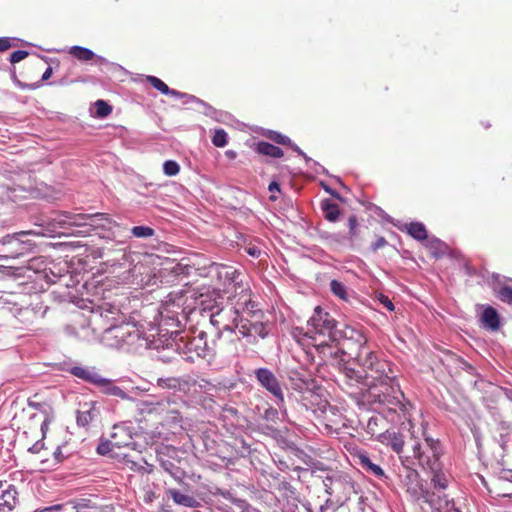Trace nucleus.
<instances>
[{
	"label": "nucleus",
	"mask_w": 512,
	"mask_h": 512,
	"mask_svg": "<svg viewBox=\"0 0 512 512\" xmlns=\"http://www.w3.org/2000/svg\"><path fill=\"white\" fill-rule=\"evenodd\" d=\"M157 460L164 471L169 473L175 480L181 481L185 476L181 468L184 459L180 457V450L174 446L167 445L157 450Z\"/></svg>",
	"instance_id": "f8f14e48"
},
{
	"label": "nucleus",
	"mask_w": 512,
	"mask_h": 512,
	"mask_svg": "<svg viewBox=\"0 0 512 512\" xmlns=\"http://www.w3.org/2000/svg\"><path fill=\"white\" fill-rule=\"evenodd\" d=\"M165 495L171 499L176 505L186 508H198L200 502L193 495L182 492L175 488H168L165 490Z\"/></svg>",
	"instance_id": "4be33fe9"
},
{
	"label": "nucleus",
	"mask_w": 512,
	"mask_h": 512,
	"mask_svg": "<svg viewBox=\"0 0 512 512\" xmlns=\"http://www.w3.org/2000/svg\"><path fill=\"white\" fill-rule=\"evenodd\" d=\"M68 372L76 378L95 385L102 393L109 396L112 395L116 386L113 380L102 377L95 367L72 366Z\"/></svg>",
	"instance_id": "4468645a"
},
{
	"label": "nucleus",
	"mask_w": 512,
	"mask_h": 512,
	"mask_svg": "<svg viewBox=\"0 0 512 512\" xmlns=\"http://www.w3.org/2000/svg\"><path fill=\"white\" fill-rule=\"evenodd\" d=\"M217 494L221 495L224 499L230 501L241 510H244L248 506L245 500L236 498L229 490L218 489Z\"/></svg>",
	"instance_id": "79ce46f5"
},
{
	"label": "nucleus",
	"mask_w": 512,
	"mask_h": 512,
	"mask_svg": "<svg viewBox=\"0 0 512 512\" xmlns=\"http://www.w3.org/2000/svg\"><path fill=\"white\" fill-rule=\"evenodd\" d=\"M210 324L216 328L217 336H220L222 331L234 332L239 321V308L237 307H222L217 308L216 311L209 313Z\"/></svg>",
	"instance_id": "2eb2a0df"
},
{
	"label": "nucleus",
	"mask_w": 512,
	"mask_h": 512,
	"mask_svg": "<svg viewBox=\"0 0 512 512\" xmlns=\"http://www.w3.org/2000/svg\"><path fill=\"white\" fill-rule=\"evenodd\" d=\"M496 296L502 302L512 305V286L502 285L494 288Z\"/></svg>",
	"instance_id": "37998d69"
},
{
	"label": "nucleus",
	"mask_w": 512,
	"mask_h": 512,
	"mask_svg": "<svg viewBox=\"0 0 512 512\" xmlns=\"http://www.w3.org/2000/svg\"><path fill=\"white\" fill-rule=\"evenodd\" d=\"M17 495L14 485L0 481V512H11L18 502Z\"/></svg>",
	"instance_id": "aec40b11"
},
{
	"label": "nucleus",
	"mask_w": 512,
	"mask_h": 512,
	"mask_svg": "<svg viewBox=\"0 0 512 512\" xmlns=\"http://www.w3.org/2000/svg\"><path fill=\"white\" fill-rule=\"evenodd\" d=\"M358 220L355 215H351L348 218L349 238L353 239L357 236Z\"/></svg>",
	"instance_id": "864d4df0"
},
{
	"label": "nucleus",
	"mask_w": 512,
	"mask_h": 512,
	"mask_svg": "<svg viewBox=\"0 0 512 512\" xmlns=\"http://www.w3.org/2000/svg\"><path fill=\"white\" fill-rule=\"evenodd\" d=\"M217 275L220 279H224L225 285H239L240 272L232 266H217Z\"/></svg>",
	"instance_id": "c85d7f7f"
},
{
	"label": "nucleus",
	"mask_w": 512,
	"mask_h": 512,
	"mask_svg": "<svg viewBox=\"0 0 512 512\" xmlns=\"http://www.w3.org/2000/svg\"><path fill=\"white\" fill-rule=\"evenodd\" d=\"M268 137L274 141L275 143L277 144H280V145H289L291 144V139L286 136V135H283L279 132H276V131H270Z\"/></svg>",
	"instance_id": "3c124183"
},
{
	"label": "nucleus",
	"mask_w": 512,
	"mask_h": 512,
	"mask_svg": "<svg viewBox=\"0 0 512 512\" xmlns=\"http://www.w3.org/2000/svg\"><path fill=\"white\" fill-rule=\"evenodd\" d=\"M481 322L483 327L488 330H498L500 326V317L497 310L492 306H487L482 312Z\"/></svg>",
	"instance_id": "cd10ccee"
},
{
	"label": "nucleus",
	"mask_w": 512,
	"mask_h": 512,
	"mask_svg": "<svg viewBox=\"0 0 512 512\" xmlns=\"http://www.w3.org/2000/svg\"><path fill=\"white\" fill-rule=\"evenodd\" d=\"M320 185H321L322 189H323L326 193H328V194H330L332 197H334V198H336V199H338V200H340V201L344 202V198H343V197H342V196H341L337 191H335L334 189H332L328 184H326L325 182H321V183H320Z\"/></svg>",
	"instance_id": "13d9d810"
},
{
	"label": "nucleus",
	"mask_w": 512,
	"mask_h": 512,
	"mask_svg": "<svg viewBox=\"0 0 512 512\" xmlns=\"http://www.w3.org/2000/svg\"><path fill=\"white\" fill-rule=\"evenodd\" d=\"M381 420L377 416H372L369 418L367 422V428L370 433L374 434L376 432V427L378 425V421Z\"/></svg>",
	"instance_id": "e2e57ef3"
},
{
	"label": "nucleus",
	"mask_w": 512,
	"mask_h": 512,
	"mask_svg": "<svg viewBox=\"0 0 512 512\" xmlns=\"http://www.w3.org/2000/svg\"><path fill=\"white\" fill-rule=\"evenodd\" d=\"M246 252L254 258H258L261 254V250L257 246H250L246 248Z\"/></svg>",
	"instance_id": "774afa93"
},
{
	"label": "nucleus",
	"mask_w": 512,
	"mask_h": 512,
	"mask_svg": "<svg viewBox=\"0 0 512 512\" xmlns=\"http://www.w3.org/2000/svg\"><path fill=\"white\" fill-rule=\"evenodd\" d=\"M187 297L183 291L171 292L159 309L161 331L166 332L164 349L176 351L182 358L194 362L195 358H205L212 348L207 342V333L199 330L186 332L189 315L193 309L186 305Z\"/></svg>",
	"instance_id": "f257e3e1"
},
{
	"label": "nucleus",
	"mask_w": 512,
	"mask_h": 512,
	"mask_svg": "<svg viewBox=\"0 0 512 512\" xmlns=\"http://www.w3.org/2000/svg\"><path fill=\"white\" fill-rule=\"evenodd\" d=\"M313 345L321 360L333 366L338 367L347 355L344 344L331 342L327 338L314 341Z\"/></svg>",
	"instance_id": "dca6fc26"
},
{
	"label": "nucleus",
	"mask_w": 512,
	"mask_h": 512,
	"mask_svg": "<svg viewBox=\"0 0 512 512\" xmlns=\"http://www.w3.org/2000/svg\"><path fill=\"white\" fill-rule=\"evenodd\" d=\"M378 299L388 311H394L395 306L388 296L380 294Z\"/></svg>",
	"instance_id": "052dcab7"
},
{
	"label": "nucleus",
	"mask_w": 512,
	"mask_h": 512,
	"mask_svg": "<svg viewBox=\"0 0 512 512\" xmlns=\"http://www.w3.org/2000/svg\"><path fill=\"white\" fill-rule=\"evenodd\" d=\"M254 377L258 384L275 398V403L281 409L282 416L286 417L287 411L282 409L284 394L276 375L268 368H257L254 370Z\"/></svg>",
	"instance_id": "ddd939ff"
},
{
	"label": "nucleus",
	"mask_w": 512,
	"mask_h": 512,
	"mask_svg": "<svg viewBox=\"0 0 512 512\" xmlns=\"http://www.w3.org/2000/svg\"><path fill=\"white\" fill-rule=\"evenodd\" d=\"M427 243H426V246L429 247L433 254L436 256V257H440L442 255L445 254L446 250H447V245L441 241L440 239L436 238V237H428V239H426Z\"/></svg>",
	"instance_id": "e433bc0d"
},
{
	"label": "nucleus",
	"mask_w": 512,
	"mask_h": 512,
	"mask_svg": "<svg viewBox=\"0 0 512 512\" xmlns=\"http://www.w3.org/2000/svg\"><path fill=\"white\" fill-rule=\"evenodd\" d=\"M70 54L80 61H90L93 58H96L101 63L106 62V59L104 57L96 56V54L92 50L82 46H72L70 48Z\"/></svg>",
	"instance_id": "7c9ffc66"
},
{
	"label": "nucleus",
	"mask_w": 512,
	"mask_h": 512,
	"mask_svg": "<svg viewBox=\"0 0 512 512\" xmlns=\"http://www.w3.org/2000/svg\"><path fill=\"white\" fill-rule=\"evenodd\" d=\"M44 269L39 272H31L30 280H40L43 279L47 283L55 284L60 281L62 278L69 277L68 269L66 265L62 266L61 264H55L49 262L46 257H44Z\"/></svg>",
	"instance_id": "f3484780"
},
{
	"label": "nucleus",
	"mask_w": 512,
	"mask_h": 512,
	"mask_svg": "<svg viewBox=\"0 0 512 512\" xmlns=\"http://www.w3.org/2000/svg\"><path fill=\"white\" fill-rule=\"evenodd\" d=\"M325 426L333 431H337L344 425L343 416L336 406L325 404L321 410Z\"/></svg>",
	"instance_id": "5701e85b"
},
{
	"label": "nucleus",
	"mask_w": 512,
	"mask_h": 512,
	"mask_svg": "<svg viewBox=\"0 0 512 512\" xmlns=\"http://www.w3.org/2000/svg\"><path fill=\"white\" fill-rule=\"evenodd\" d=\"M44 447V443L42 440L36 441L29 449L28 451L31 453H39Z\"/></svg>",
	"instance_id": "338daca9"
},
{
	"label": "nucleus",
	"mask_w": 512,
	"mask_h": 512,
	"mask_svg": "<svg viewBox=\"0 0 512 512\" xmlns=\"http://www.w3.org/2000/svg\"><path fill=\"white\" fill-rule=\"evenodd\" d=\"M130 232L133 237L140 239H148L155 235V230L149 226H134Z\"/></svg>",
	"instance_id": "ea45409f"
},
{
	"label": "nucleus",
	"mask_w": 512,
	"mask_h": 512,
	"mask_svg": "<svg viewBox=\"0 0 512 512\" xmlns=\"http://www.w3.org/2000/svg\"><path fill=\"white\" fill-rule=\"evenodd\" d=\"M269 331L267 329V324L255 319L252 326V336L258 335L260 338L264 339L268 336Z\"/></svg>",
	"instance_id": "de8ad7c7"
},
{
	"label": "nucleus",
	"mask_w": 512,
	"mask_h": 512,
	"mask_svg": "<svg viewBox=\"0 0 512 512\" xmlns=\"http://www.w3.org/2000/svg\"><path fill=\"white\" fill-rule=\"evenodd\" d=\"M111 396H115L123 400L130 399L128 393L117 385L115 386Z\"/></svg>",
	"instance_id": "0e129e2a"
},
{
	"label": "nucleus",
	"mask_w": 512,
	"mask_h": 512,
	"mask_svg": "<svg viewBox=\"0 0 512 512\" xmlns=\"http://www.w3.org/2000/svg\"><path fill=\"white\" fill-rule=\"evenodd\" d=\"M388 244L387 240L384 237H378L374 243L371 245L372 251L376 252L377 250L385 247Z\"/></svg>",
	"instance_id": "680f3d73"
},
{
	"label": "nucleus",
	"mask_w": 512,
	"mask_h": 512,
	"mask_svg": "<svg viewBox=\"0 0 512 512\" xmlns=\"http://www.w3.org/2000/svg\"><path fill=\"white\" fill-rule=\"evenodd\" d=\"M157 386L162 389L186 392L189 388V383L188 381L180 377H166L158 378Z\"/></svg>",
	"instance_id": "bb28decb"
},
{
	"label": "nucleus",
	"mask_w": 512,
	"mask_h": 512,
	"mask_svg": "<svg viewBox=\"0 0 512 512\" xmlns=\"http://www.w3.org/2000/svg\"><path fill=\"white\" fill-rule=\"evenodd\" d=\"M159 337L154 334H146L133 323L114 324L104 331V339L112 347L126 352H138L141 349L164 348L166 332L161 331L159 325Z\"/></svg>",
	"instance_id": "20e7f679"
},
{
	"label": "nucleus",
	"mask_w": 512,
	"mask_h": 512,
	"mask_svg": "<svg viewBox=\"0 0 512 512\" xmlns=\"http://www.w3.org/2000/svg\"><path fill=\"white\" fill-rule=\"evenodd\" d=\"M134 434V428L130 424L123 422L112 427L110 438L117 448L130 447L135 445L133 441Z\"/></svg>",
	"instance_id": "6ab92c4d"
},
{
	"label": "nucleus",
	"mask_w": 512,
	"mask_h": 512,
	"mask_svg": "<svg viewBox=\"0 0 512 512\" xmlns=\"http://www.w3.org/2000/svg\"><path fill=\"white\" fill-rule=\"evenodd\" d=\"M101 316H104L107 319L116 320V315L120 313V309L115 304L104 302L101 306Z\"/></svg>",
	"instance_id": "c03bdc74"
},
{
	"label": "nucleus",
	"mask_w": 512,
	"mask_h": 512,
	"mask_svg": "<svg viewBox=\"0 0 512 512\" xmlns=\"http://www.w3.org/2000/svg\"><path fill=\"white\" fill-rule=\"evenodd\" d=\"M50 217L42 219L39 224L41 231H20L7 234L0 238V268L7 275L15 278H31V272L44 269V256L38 255L39 245L31 236H55L47 233V223Z\"/></svg>",
	"instance_id": "7ed1b4c3"
},
{
	"label": "nucleus",
	"mask_w": 512,
	"mask_h": 512,
	"mask_svg": "<svg viewBox=\"0 0 512 512\" xmlns=\"http://www.w3.org/2000/svg\"><path fill=\"white\" fill-rule=\"evenodd\" d=\"M262 418L267 422L275 424L279 419V412L276 408L268 407L265 409Z\"/></svg>",
	"instance_id": "603ef678"
},
{
	"label": "nucleus",
	"mask_w": 512,
	"mask_h": 512,
	"mask_svg": "<svg viewBox=\"0 0 512 512\" xmlns=\"http://www.w3.org/2000/svg\"><path fill=\"white\" fill-rule=\"evenodd\" d=\"M11 46L10 38L0 37V52L8 50Z\"/></svg>",
	"instance_id": "69168bd1"
},
{
	"label": "nucleus",
	"mask_w": 512,
	"mask_h": 512,
	"mask_svg": "<svg viewBox=\"0 0 512 512\" xmlns=\"http://www.w3.org/2000/svg\"><path fill=\"white\" fill-rule=\"evenodd\" d=\"M100 411L96 402L84 403L82 408L77 411L76 422L79 427H87L90 423L97 420Z\"/></svg>",
	"instance_id": "b1692460"
},
{
	"label": "nucleus",
	"mask_w": 512,
	"mask_h": 512,
	"mask_svg": "<svg viewBox=\"0 0 512 512\" xmlns=\"http://www.w3.org/2000/svg\"><path fill=\"white\" fill-rule=\"evenodd\" d=\"M359 465L369 474L382 478L385 476L383 469L378 465L372 462L369 456L365 454H360L359 457Z\"/></svg>",
	"instance_id": "2f4dec72"
},
{
	"label": "nucleus",
	"mask_w": 512,
	"mask_h": 512,
	"mask_svg": "<svg viewBox=\"0 0 512 512\" xmlns=\"http://www.w3.org/2000/svg\"><path fill=\"white\" fill-rule=\"evenodd\" d=\"M382 441L390 446L391 449L397 454L400 455L403 452L405 441L402 434L395 431H386V433L383 435Z\"/></svg>",
	"instance_id": "c756f323"
},
{
	"label": "nucleus",
	"mask_w": 512,
	"mask_h": 512,
	"mask_svg": "<svg viewBox=\"0 0 512 512\" xmlns=\"http://www.w3.org/2000/svg\"><path fill=\"white\" fill-rule=\"evenodd\" d=\"M410 495L416 499H423L432 512H462L455 506L454 500L449 499L445 493L432 492L428 488H409Z\"/></svg>",
	"instance_id": "9b49d317"
},
{
	"label": "nucleus",
	"mask_w": 512,
	"mask_h": 512,
	"mask_svg": "<svg viewBox=\"0 0 512 512\" xmlns=\"http://www.w3.org/2000/svg\"><path fill=\"white\" fill-rule=\"evenodd\" d=\"M334 336L335 342L344 344L345 349H349V343L357 346L355 358L360 366L371 369V376L377 378V376L384 375L385 369H388V361L380 358L376 352L370 349L367 345V337L361 330L345 325L343 328H338Z\"/></svg>",
	"instance_id": "423d86ee"
},
{
	"label": "nucleus",
	"mask_w": 512,
	"mask_h": 512,
	"mask_svg": "<svg viewBox=\"0 0 512 512\" xmlns=\"http://www.w3.org/2000/svg\"><path fill=\"white\" fill-rule=\"evenodd\" d=\"M495 439L505 449L507 443L512 440V424L504 420L497 421L495 423Z\"/></svg>",
	"instance_id": "a878e982"
},
{
	"label": "nucleus",
	"mask_w": 512,
	"mask_h": 512,
	"mask_svg": "<svg viewBox=\"0 0 512 512\" xmlns=\"http://www.w3.org/2000/svg\"><path fill=\"white\" fill-rule=\"evenodd\" d=\"M288 146L291 147V149L293 151H295L298 155L302 156L305 160V162L307 163V165H310V167H317V169H315L316 172H320L322 171L323 173L327 174V170L322 166L320 165L318 162L314 161L312 158H310L309 156H307L300 148L298 145L294 144L292 141H291V144H289Z\"/></svg>",
	"instance_id": "4c0bfd02"
},
{
	"label": "nucleus",
	"mask_w": 512,
	"mask_h": 512,
	"mask_svg": "<svg viewBox=\"0 0 512 512\" xmlns=\"http://www.w3.org/2000/svg\"><path fill=\"white\" fill-rule=\"evenodd\" d=\"M338 328L337 321L330 313L317 306L307 322V332L305 335L313 341L327 338L329 341L335 342L334 334H336Z\"/></svg>",
	"instance_id": "6e6552de"
},
{
	"label": "nucleus",
	"mask_w": 512,
	"mask_h": 512,
	"mask_svg": "<svg viewBox=\"0 0 512 512\" xmlns=\"http://www.w3.org/2000/svg\"><path fill=\"white\" fill-rule=\"evenodd\" d=\"M163 172L166 176H176L180 172V165L174 160H166L163 163Z\"/></svg>",
	"instance_id": "09e8293b"
},
{
	"label": "nucleus",
	"mask_w": 512,
	"mask_h": 512,
	"mask_svg": "<svg viewBox=\"0 0 512 512\" xmlns=\"http://www.w3.org/2000/svg\"><path fill=\"white\" fill-rule=\"evenodd\" d=\"M190 267L188 265H184L182 263H177L172 271L176 274V275H182V274H185V275H189L190 274V271H189Z\"/></svg>",
	"instance_id": "bf43d9fd"
},
{
	"label": "nucleus",
	"mask_w": 512,
	"mask_h": 512,
	"mask_svg": "<svg viewBox=\"0 0 512 512\" xmlns=\"http://www.w3.org/2000/svg\"><path fill=\"white\" fill-rule=\"evenodd\" d=\"M113 447H115V445L112 439L102 440L97 446V453L102 456L108 455Z\"/></svg>",
	"instance_id": "8fccbe9b"
},
{
	"label": "nucleus",
	"mask_w": 512,
	"mask_h": 512,
	"mask_svg": "<svg viewBox=\"0 0 512 512\" xmlns=\"http://www.w3.org/2000/svg\"><path fill=\"white\" fill-rule=\"evenodd\" d=\"M35 512H115V508L111 504L99 503V498L95 496L93 498L73 499Z\"/></svg>",
	"instance_id": "1a4fd4ad"
},
{
	"label": "nucleus",
	"mask_w": 512,
	"mask_h": 512,
	"mask_svg": "<svg viewBox=\"0 0 512 512\" xmlns=\"http://www.w3.org/2000/svg\"><path fill=\"white\" fill-rule=\"evenodd\" d=\"M255 307V303L249 301L245 303V305L242 307V310L239 309L240 320L236 322V329H238L239 334L243 338L252 337V326L255 320H252L251 318H257L258 315H262V312L260 310H255Z\"/></svg>",
	"instance_id": "a211bd4d"
},
{
	"label": "nucleus",
	"mask_w": 512,
	"mask_h": 512,
	"mask_svg": "<svg viewBox=\"0 0 512 512\" xmlns=\"http://www.w3.org/2000/svg\"><path fill=\"white\" fill-rule=\"evenodd\" d=\"M28 406L35 410H39L44 415H47V410L50 409V407L47 404L39 403V402L33 401L31 399L28 400Z\"/></svg>",
	"instance_id": "6e6d98bb"
},
{
	"label": "nucleus",
	"mask_w": 512,
	"mask_h": 512,
	"mask_svg": "<svg viewBox=\"0 0 512 512\" xmlns=\"http://www.w3.org/2000/svg\"><path fill=\"white\" fill-rule=\"evenodd\" d=\"M212 143L216 147H224L228 143V135L224 129H216L212 137Z\"/></svg>",
	"instance_id": "49530a36"
},
{
	"label": "nucleus",
	"mask_w": 512,
	"mask_h": 512,
	"mask_svg": "<svg viewBox=\"0 0 512 512\" xmlns=\"http://www.w3.org/2000/svg\"><path fill=\"white\" fill-rule=\"evenodd\" d=\"M361 367L362 370H356L346 358L338 366L346 384L367 386L363 393L364 401L371 405L385 406L390 412L399 413L406 418L412 405L400 389L394 365L388 361V369H385L384 375L377 378L370 375L371 369Z\"/></svg>",
	"instance_id": "f03ea898"
},
{
	"label": "nucleus",
	"mask_w": 512,
	"mask_h": 512,
	"mask_svg": "<svg viewBox=\"0 0 512 512\" xmlns=\"http://www.w3.org/2000/svg\"><path fill=\"white\" fill-rule=\"evenodd\" d=\"M322 483H323V486L325 488V492L328 494V495H333L334 491H333V484H334V477L333 476H326L323 480H322Z\"/></svg>",
	"instance_id": "4d7b16f0"
},
{
	"label": "nucleus",
	"mask_w": 512,
	"mask_h": 512,
	"mask_svg": "<svg viewBox=\"0 0 512 512\" xmlns=\"http://www.w3.org/2000/svg\"><path fill=\"white\" fill-rule=\"evenodd\" d=\"M427 427H428V423L422 422V424H421V436H422V438L424 440V443L422 444L419 441H415V443L413 444V447H412L413 456H414L415 459H417L419 465H420V456H422V454L427 456L428 458L434 457V455L432 454V450L428 446L427 439L428 438L429 439H435V438L432 437L428 433Z\"/></svg>",
	"instance_id": "393cba45"
},
{
	"label": "nucleus",
	"mask_w": 512,
	"mask_h": 512,
	"mask_svg": "<svg viewBox=\"0 0 512 512\" xmlns=\"http://www.w3.org/2000/svg\"><path fill=\"white\" fill-rule=\"evenodd\" d=\"M5 304L8 311L24 325L32 324L38 317L43 318L47 312V307L41 312V303L28 302L26 297H21L20 301L7 299Z\"/></svg>",
	"instance_id": "9d476101"
},
{
	"label": "nucleus",
	"mask_w": 512,
	"mask_h": 512,
	"mask_svg": "<svg viewBox=\"0 0 512 512\" xmlns=\"http://www.w3.org/2000/svg\"><path fill=\"white\" fill-rule=\"evenodd\" d=\"M28 55H29V52L26 51V50H17V51H14L10 55V59L9 60H10V62L12 64H15V63H18L21 60L25 59Z\"/></svg>",
	"instance_id": "5fc2aeb1"
},
{
	"label": "nucleus",
	"mask_w": 512,
	"mask_h": 512,
	"mask_svg": "<svg viewBox=\"0 0 512 512\" xmlns=\"http://www.w3.org/2000/svg\"><path fill=\"white\" fill-rule=\"evenodd\" d=\"M321 209L324 214V218L329 222H336L339 219L340 208L332 202L330 199H323L321 201Z\"/></svg>",
	"instance_id": "473e14b6"
},
{
	"label": "nucleus",
	"mask_w": 512,
	"mask_h": 512,
	"mask_svg": "<svg viewBox=\"0 0 512 512\" xmlns=\"http://www.w3.org/2000/svg\"><path fill=\"white\" fill-rule=\"evenodd\" d=\"M255 150L261 155L272 158H281L283 156V150L281 148L265 141L258 142Z\"/></svg>",
	"instance_id": "f704fd0d"
},
{
	"label": "nucleus",
	"mask_w": 512,
	"mask_h": 512,
	"mask_svg": "<svg viewBox=\"0 0 512 512\" xmlns=\"http://www.w3.org/2000/svg\"><path fill=\"white\" fill-rule=\"evenodd\" d=\"M330 290L338 298L344 301H348V291L346 286L342 282L335 279L332 280L330 282Z\"/></svg>",
	"instance_id": "a19ab883"
},
{
	"label": "nucleus",
	"mask_w": 512,
	"mask_h": 512,
	"mask_svg": "<svg viewBox=\"0 0 512 512\" xmlns=\"http://www.w3.org/2000/svg\"><path fill=\"white\" fill-rule=\"evenodd\" d=\"M146 80L153 88L157 89L162 94L170 95L171 97H174V98H186L187 100L185 101V103H189L192 101H195V102L199 101L193 95H189V94L169 88L167 84H165L161 79H159L156 76H151V75L147 76Z\"/></svg>",
	"instance_id": "412c9836"
},
{
	"label": "nucleus",
	"mask_w": 512,
	"mask_h": 512,
	"mask_svg": "<svg viewBox=\"0 0 512 512\" xmlns=\"http://www.w3.org/2000/svg\"><path fill=\"white\" fill-rule=\"evenodd\" d=\"M428 446L434 457L420 456V467L430 474L432 492L444 493L450 483V475L443 470L440 458L444 454V447L439 439H427Z\"/></svg>",
	"instance_id": "0eeeda50"
},
{
	"label": "nucleus",
	"mask_w": 512,
	"mask_h": 512,
	"mask_svg": "<svg viewBox=\"0 0 512 512\" xmlns=\"http://www.w3.org/2000/svg\"><path fill=\"white\" fill-rule=\"evenodd\" d=\"M405 228L408 234L415 240L424 241L428 239L426 227L421 222H411L409 225H406Z\"/></svg>",
	"instance_id": "c9c22d12"
},
{
	"label": "nucleus",
	"mask_w": 512,
	"mask_h": 512,
	"mask_svg": "<svg viewBox=\"0 0 512 512\" xmlns=\"http://www.w3.org/2000/svg\"><path fill=\"white\" fill-rule=\"evenodd\" d=\"M111 219L105 213L86 214L76 211L56 212L47 223V233L87 236L94 229H108Z\"/></svg>",
	"instance_id": "39448f33"
},
{
	"label": "nucleus",
	"mask_w": 512,
	"mask_h": 512,
	"mask_svg": "<svg viewBox=\"0 0 512 512\" xmlns=\"http://www.w3.org/2000/svg\"><path fill=\"white\" fill-rule=\"evenodd\" d=\"M404 483L407 486V492L410 493L409 488H424L419 482V474L414 469H408L404 479Z\"/></svg>",
	"instance_id": "58836bf2"
},
{
	"label": "nucleus",
	"mask_w": 512,
	"mask_h": 512,
	"mask_svg": "<svg viewBox=\"0 0 512 512\" xmlns=\"http://www.w3.org/2000/svg\"><path fill=\"white\" fill-rule=\"evenodd\" d=\"M0 193L2 197H6L9 200L16 201L18 198L26 197L24 194L28 193V190L21 186H10L1 184L0 185Z\"/></svg>",
	"instance_id": "72a5a7b5"
},
{
	"label": "nucleus",
	"mask_w": 512,
	"mask_h": 512,
	"mask_svg": "<svg viewBox=\"0 0 512 512\" xmlns=\"http://www.w3.org/2000/svg\"><path fill=\"white\" fill-rule=\"evenodd\" d=\"M94 105L97 117L105 118L112 112V107L104 100H97Z\"/></svg>",
	"instance_id": "a18cd8bd"
}]
</instances>
